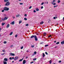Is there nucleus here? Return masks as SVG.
Here are the masks:
<instances>
[{"mask_svg": "<svg viewBox=\"0 0 64 64\" xmlns=\"http://www.w3.org/2000/svg\"><path fill=\"white\" fill-rule=\"evenodd\" d=\"M10 3L9 2H7L5 4V6H9L10 5Z\"/></svg>", "mask_w": 64, "mask_h": 64, "instance_id": "f257e3e1", "label": "nucleus"}, {"mask_svg": "<svg viewBox=\"0 0 64 64\" xmlns=\"http://www.w3.org/2000/svg\"><path fill=\"white\" fill-rule=\"evenodd\" d=\"M4 10L5 11H8L9 10V8L7 7H5L4 8Z\"/></svg>", "mask_w": 64, "mask_h": 64, "instance_id": "f03ea898", "label": "nucleus"}, {"mask_svg": "<svg viewBox=\"0 0 64 64\" xmlns=\"http://www.w3.org/2000/svg\"><path fill=\"white\" fill-rule=\"evenodd\" d=\"M18 58H19L18 56H16L15 57L14 59V61H16V60H17V59H18Z\"/></svg>", "mask_w": 64, "mask_h": 64, "instance_id": "7ed1b4c3", "label": "nucleus"}, {"mask_svg": "<svg viewBox=\"0 0 64 64\" xmlns=\"http://www.w3.org/2000/svg\"><path fill=\"white\" fill-rule=\"evenodd\" d=\"M36 36L35 35H32V36L30 37V38H35Z\"/></svg>", "mask_w": 64, "mask_h": 64, "instance_id": "20e7f679", "label": "nucleus"}, {"mask_svg": "<svg viewBox=\"0 0 64 64\" xmlns=\"http://www.w3.org/2000/svg\"><path fill=\"white\" fill-rule=\"evenodd\" d=\"M8 19V17H5L4 19H2V20L3 21H5V20H7Z\"/></svg>", "mask_w": 64, "mask_h": 64, "instance_id": "39448f33", "label": "nucleus"}, {"mask_svg": "<svg viewBox=\"0 0 64 64\" xmlns=\"http://www.w3.org/2000/svg\"><path fill=\"white\" fill-rule=\"evenodd\" d=\"M4 61H8V58H5L4 59Z\"/></svg>", "mask_w": 64, "mask_h": 64, "instance_id": "423d86ee", "label": "nucleus"}, {"mask_svg": "<svg viewBox=\"0 0 64 64\" xmlns=\"http://www.w3.org/2000/svg\"><path fill=\"white\" fill-rule=\"evenodd\" d=\"M10 55L11 56H15V54L12 53H10Z\"/></svg>", "mask_w": 64, "mask_h": 64, "instance_id": "0eeeda50", "label": "nucleus"}, {"mask_svg": "<svg viewBox=\"0 0 64 64\" xmlns=\"http://www.w3.org/2000/svg\"><path fill=\"white\" fill-rule=\"evenodd\" d=\"M34 39L35 41H37L38 40V38H37L36 36V37Z\"/></svg>", "mask_w": 64, "mask_h": 64, "instance_id": "6e6552de", "label": "nucleus"}, {"mask_svg": "<svg viewBox=\"0 0 64 64\" xmlns=\"http://www.w3.org/2000/svg\"><path fill=\"white\" fill-rule=\"evenodd\" d=\"M26 63V60H24L23 61V64H25Z\"/></svg>", "mask_w": 64, "mask_h": 64, "instance_id": "1a4fd4ad", "label": "nucleus"}, {"mask_svg": "<svg viewBox=\"0 0 64 64\" xmlns=\"http://www.w3.org/2000/svg\"><path fill=\"white\" fill-rule=\"evenodd\" d=\"M9 26H10V25H9V24H8L6 26V28H9Z\"/></svg>", "mask_w": 64, "mask_h": 64, "instance_id": "9d476101", "label": "nucleus"}, {"mask_svg": "<svg viewBox=\"0 0 64 64\" xmlns=\"http://www.w3.org/2000/svg\"><path fill=\"white\" fill-rule=\"evenodd\" d=\"M4 64H7V62L6 61H3Z\"/></svg>", "mask_w": 64, "mask_h": 64, "instance_id": "9b49d317", "label": "nucleus"}, {"mask_svg": "<svg viewBox=\"0 0 64 64\" xmlns=\"http://www.w3.org/2000/svg\"><path fill=\"white\" fill-rule=\"evenodd\" d=\"M63 44H64V41H63L62 42H61V44L62 45H63Z\"/></svg>", "mask_w": 64, "mask_h": 64, "instance_id": "f8f14e48", "label": "nucleus"}, {"mask_svg": "<svg viewBox=\"0 0 64 64\" xmlns=\"http://www.w3.org/2000/svg\"><path fill=\"white\" fill-rule=\"evenodd\" d=\"M36 11H38L39 10V9L37 8H36Z\"/></svg>", "mask_w": 64, "mask_h": 64, "instance_id": "ddd939ff", "label": "nucleus"}, {"mask_svg": "<svg viewBox=\"0 0 64 64\" xmlns=\"http://www.w3.org/2000/svg\"><path fill=\"white\" fill-rule=\"evenodd\" d=\"M23 58H22V59H20V60H19V62H21V61H22V60H23Z\"/></svg>", "mask_w": 64, "mask_h": 64, "instance_id": "4468645a", "label": "nucleus"}, {"mask_svg": "<svg viewBox=\"0 0 64 64\" xmlns=\"http://www.w3.org/2000/svg\"><path fill=\"white\" fill-rule=\"evenodd\" d=\"M43 54H42V57L43 58H44V57L45 56V54H44V53H43Z\"/></svg>", "mask_w": 64, "mask_h": 64, "instance_id": "2eb2a0df", "label": "nucleus"}, {"mask_svg": "<svg viewBox=\"0 0 64 64\" xmlns=\"http://www.w3.org/2000/svg\"><path fill=\"white\" fill-rule=\"evenodd\" d=\"M14 22H12L11 23V24L12 25H14Z\"/></svg>", "mask_w": 64, "mask_h": 64, "instance_id": "dca6fc26", "label": "nucleus"}, {"mask_svg": "<svg viewBox=\"0 0 64 64\" xmlns=\"http://www.w3.org/2000/svg\"><path fill=\"white\" fill-rule=\"evenodd\" d=\"M5 24V23H3L2 24V26H3V25H4Z\"/></svg>", "mask_w": 64, "mask_h": 64, "instance_id": "f3484780", "label": "nucleus"}, {"mask_svg": "<svg viewBox=\"0 0 64 64\" xmlns=\"http://www.w3.org/2000/svg\"><path fill=\"white\" fill-rule=\"evenodd\" d=\"M52 4H53V5H56V3H53V2H52Z\"/></svg>", "mask_w": 64, "mask_h": 64, "instance_id": "a211bd4d", "label": "nucleus"}, {"mask_svg": "<svg viewBox=\"0 0 64 64\" xmlns=\"http://www.w3.org/2000/svg\"><path fill=\"white\" fill-rule=\"evenodd\" d=\"M4 2H7V1H9V0H4Z\"/></svg>", "mask_w": 64, "mask_h": 64, "instance_id": "6ab92c4d", "label": "nucleus"}, {"mask_svg": "<svg viewBox=\"0 0 64 64\" xmlns=\"http://www.w3.org/2000/svg\"><path fill=\"white\" fill-rule=\"evenodd\" d=\"M43 23H44V22H42L40 23V24H43Z\"/></svg>", "mask_w": 64, "mask_h": 64, "instance_id": "aec40b11", "label": "nucleus"}, {"mask_svg": "<svg viewBox=\"0 0 64 64\" xmlns=\"http://www.w3.org/2000/svg\"><path fill=\"white\" fill-rule=\"evenodd\" d=\"M12 34H13L12 32L10 33V35H12Z\"/></svg>", "mask_w": 64, "mask_h": 64, "instance_id": "412c9836", "label": "nucleus"}, {"mask_svg": "<svg viewBox=\"0 0 64 64\" xmlns=\"http://www.w3.org/2000/svg\"><path fill=\"white\" fill-rule=\"evenodd\" d=\"M19 16H20V15L18 14V15H17L16 16V17H19Z\"/></svg>", "mask_w": 64, "mask_h": 64, "instance_id": "4be33fe9", "label": "nucleus"}, {"mask_svg": "<svg viewBox=\"0 0 64 64\" xmlns=\"http://www.w3.org/2000/svg\"><path fill=\"white\" fill-rule=\"evenodd\" d=\"M46 33H44V36H46Z\"/></svg>", "mask_w": 64, "mask_h": 64, "instance_id": "5701e85b", "label": "nucleus"}, {"mask_svg": "<svg viewBox=\"0 0 64 64\" xmlns=\"http://www.w3.org/2000/svg\"><path fill=\"white\" fill-rule=\"evenodd\" d=\"M49 62H50V64H51V63L52 62V61L51 60H50L49 61Z\"/></svg>", "mask_w": 64, "mask_h": 64, "instance_id": "b1692460", "label": "nucleus"}, {"mask_svg": "<svg viewBox=\"0 0 64 64\" xmlns=\"http://www.w3.org/2000/svg\"><path fill=\"white\" fill-rule=\"evenodd\" d=\"M4 44H6V43H7V42H6V41H4Z\"/></svg>", "mask_w": 64, "mask_h": 64, "instance_id": "393cba45", "label": "nucleus"}, {"mask_svg": "<svg viewBox=\"0 0 64 64\" xmlns=\"http://www.w3.org/2000/svg\"><path fill=\"white\" fill-rule=\"evenodd\" d=\"M24 20H27V19L26 18H24Z\"/></svg>", "mask_w": 64, "mask_h": 64, "instance_id": "a878e982", "label": "nucleus"}, {"mask_svg": "<svg viewBox=\"0 0 64 64\" xmlns=\"http://www.w3.org/2000/svg\"><path fill=\"white\" fill-rule=\"evenodd\" d=\"M22 22V21H21V20L19 22V24H20Z\"/></svg>", "mask_w": 64, "mask_h": 64, "instance_id": "bb28decb", "label": "nucleus"}, {"mask_svg": "<svg viewBox=\"0 0 64 64\" xmlns=\"http://www.w3.org/2000/svg\"><path fill=\"white\" fill-rule=\"evenodd\" d=\"M59 43H60V42H56V44H59Z\"/></svg>", "mask_w": 64, "mask_h": 64, "instance_id": "cd10ccee", "label": "nucleus"}, {"mask_svg": "<svg viewBox=\"0 0 64 64\" xmlns=\"http://www.w3.org/2000/svg\"><path fill=\"white\" fill-rule=\"evenodd\" d=\"M36 60V58H34L33 59V60L34 61H35Z\"/></svg>", "mask_w": 64, "mask_h": 64, "instance_id": "c85d7f7f", "label": "nucleus"}, {"mask_svg": "<svg viewBox=\"0 0 64 64\" xmlns=\"http://www.w3.org/2000/svg\"><path fill=\"white\" fill-rule=\"evenodd\" d=\"M57 6H58V5H56V6H54V8H55V7H57Z\"/></svg>", "mask_w": 64, "mask_h": 64, "instance_id": "c756f323", "label": "nucleus"}, {"mask_svg": "<svg viewBox=\"0 0 64 64\" xmlns=\"http://www.w3.org/2000/svg\"><path fill=\"white\" fill-rule=\"evenodd\" d=\"M5 54V53H3V54H1V55H4V54Z\"/></svg>", "mask_w": 64, "mask_h": 64, "instance_id": "7c9ffc66", "label": "nucleus"}, {"mask_svg": "<svg viewBox=\"0 0 64 64\" xmlns=\"http://www.w3.org/2000/svg\"><path fill=\"white\" fill-rule=\"evenodd\" d=\"M60 2V1L58 0V3H59Z\"/></svg>", "mask_w": 64, "mask_h": 64, "instance_id": "2f4dec72", "label": "nucleus"}, {"mask_svg": "<svg viewBox=\"0 0 64 64\" xmlns=\"http://www.w3.org/2000/svg\"><path fill=\"white\" fill-rule=\"evenodd\" d=\"M18 36V35H17V34H16L15 36V37H16V38Z\"/></svg>", "mask_w": 64, "mask_h": 64, "instance_id": "473e14b6", "label": "nucleus"}, {"mask_svg": "<svg viewBox=\"0 0 64 64\" xmlns=\"http://www.w3.org/2000/svg\"><path fill=\"white\" fill-rule=\"evenodd\" d=\"M31 46L32 48H33V47H34V45Z\"/></svg>", "mask_w": 64, "mask_h": 64, "instance_id": "72a5a7b5", "label": "nucleus"}, {"mask_svg": "<svg viewBox=\"0 0 64 64\" xmlns=\"http://www.w3.org/2000/svg\"><path fill=\"white\" fill-rule=\"evenodd\" d=\"M49 46L48 45H45V47H47V46Z\"/></svg>", "mask_w": 64, "mask_h": 64, "instance_id": "f704fd0d", "label": "nucleus"}, {"mask_svg": "<svg viewBox=\"0 0 64 64\" xmlns=\"http://www.w3.org/2000/svg\"><path fill=\"white\" fill-rule=\"evenodd\" d=\"M28 24H26V26H28Z\"/></svg>", "mask_w": 64, "mask_h": 64, "instance_id": "c9c22d12", "label": "nucleus"}, {"mask_svg": "<svg viewBox=\"0 0 64 64\" xmlns=\"http://www.w3.org/2000/svg\"><path fill=\"white\" fill-rule=\"evenodd\" d=\"M10 60H12V58L11 57L10 58Z\"/></svg>", "mask_w": 64, "mask_h": 64, "instance_id": "e433bc0d", "label": "nucleus"}, {"mask_svg": "<svg viewBox=\"0 0 64 64\" xmlns=\"http://www.w3.org/2000/svg\"><path fill=\"white\" fill-rule=\"evenodd\" d=\"M20 48H21V49H23V46H22Z\"/></svg>", "mask_w": 64, "mask_h": 64, "instance_id": "4c0bfd02", "label": "nucleus"}, {"mask_svg": "<svg viewBox=\"0 0 64 64\" xmlns=\"http://www.w3.org/2000/svg\"><path fill=\"white\" fill-rule=\"evenodd\" d=\"M20 5H23V4L22 3H20Z\"/></svg>", "mask_w": 64, "mask_h": 64, "instance_id": "58836bf2", "label": "nucleus"}, {"mask_svg": "<svg viewBox=\"0 0 64 64\" xmlns=\"http://www.w3.org/2000/svg\"><path fill=\"white\" fill-rule=\"evenodd\" d=\"M58 62H59V63H61V61L60 60Z\"/></svg>", "mask_w": 64, "mask_h": 64, "instance_id": "ea45409f", "label": "nucleus"}, {"mask_svg": "<svg viewBox=\"0 0 64 64\" xmlns=\"http://www.w3.org/2000/svg\"><path fill=\"white\" fill-rule=\"evenodd\" d=\"M2 51L4 52H5V50H2Z\"/></svg>", "mask_w": 64, "mask_h": 64, "instance_id": "a19ab883", "label": "nucleus"}, {"mask_svg": "<svg viewBox=\"0 0 64 64\" xmlns=\"http://www.w3.org/2000/svg\"><path fill=\"white\" fill-rule=\"evenodd\" d=\"M43 4H44V2H42L41 4L42 5H43Z\"/></svg>", "mask_w": 64, "mask_h": 64, "instance_id": "79ce46f5", "label": "nucleus"}, {"mask_svg": "<svg viewBox=\"0 0 64 64\" xmlns=\"http://www.w3.org/2000/svg\"><path fill=\"white\" fill-rule=\"evenodd\" d=\"M45 53L46 54V55H48V53L47 52H45Z\"/></svg>", "mask_w": 64, "mask_h": 64, "instance_id": "37998d69", "label": "nucleus"}, {"mask_svg": "<svg viewBox=\"0 0 64 64\" xmlns=\"http://www.w3.org/2000/svg\"><path fill=\"white\" fill-rule=\"evenodd\" d=\"M31 8H32V6H30L29 7V9H31Z\"/></svg>", "mask_w": 64, "mask_h": 64, "instance_id": "c03bdc74", "label": "nucleus"}, {"mask_svg": "<svg viewBox=\"0 0 64 64\" xmlns=\"http://www.w3.org/2000/svg\"><path fill=\"white\" fill-rule=\"evenodd\" d=\"M24 16H25L26 17V16H27V14H24Z\"/></svg>", "mask_w": 64, "mask_h": 64, "instance_id": "a18cd8bd", "label": "nucleus"}, {"mask_svg": "<svg viewBox=\"0 0 64 64\" xmlns=\"http://www.w3.org/2000/svg\"><path fill=\"white\" fill-rule=\"evenodd\" d=\"M34 54H36V52H34Z\"/></svg>", "mask_w": 64, "mask_h": 64, "instance_id": "49530a36", "label": "nucleus"}, {"mask_svg": "<svg viewBox=\"0 0 64 64\" xmlns=\"http://www.w3.org/2000/svg\"><path fill=\"white\" fill-rule=\"evenodd\" d=\"M34 62H30V64H32V63H34Z\"/></svg>", "mask_w": 64, "mask_h": 64, "instance_id": "de8ad7c7", "label": "nucleus"}, {"mask_svg": "<svg viewBox=\"0 0 64 64\" xmlns=\"http://www.w3.org/2000/svg\"><path fill=\"white\" fill-rule=\"evenodd\" d=\"M12 46H13L12 45L10 46V48H12Z\"/></svg>", "mask_w": 64, "mask_h": 64, "instance_id": "09e8293b", "label": "nucleus"}, {"mask_svg": "<svg viewBox=\"0 0 64 64\" xmlns=\"http://www.w3.org/2000/svg\"><path fill=\"white\" fill-rule=\"evenodd\" d=\"M34 13H35L36 12V10H34Z\"/></svg>", "mask_w": 64, "mask_h": 64, "instance_id": "8fccbe9b", "label": "nucleus"}, {"mask_svg": "<svg viewBox=\"0 0 64 64\" xmlns=\"http://www.w3.org/2000/svg\"><path fill=\"white\" fill-rule=\"evenodd\" d=\"M41 9H43V6H42L41 8Z\"/></svg>", "mask_w": 64, "mask_h": 64, "instance_id": "3c124183", "label": "nucleus"}, {"mask_svg": "<svg viewBox=\"0 0 64 64\" xmlns=\"http://www.w3.org/2000/svg\"><path fill=\"white\" fill-rule=\"evenodd\" d=\"M54 19H56V17H54Z\"/></svg>", "mask_w": 64, "mask_h": 64, "instance_id": "603ef678", "label": "nucleus"}, {"mask_svg": "<svg viewBox=\"0 0 64 64\" xmlns=\"http://www.w3.org/2000/svg\"><path fill=\"white\" fill-rule=\"evenodd\" d=\"M57 48V46H56L55 47V48Z\"/></svg>", "mask_w": 64, "mask_h": 64, "instance_id": "864d4df0", "label": "nucleus"}, {"mask_svg": "<svg viewBox=\"0 0 64 64\" xmlns=\"http://www.w3.org/2000/svg\"><path fill=\"white\" fill-rule=\"evenodd\" d=\"M4 12V10H2V12Z\"/></svg>", "mask_w": 64, "mask_h": 64, "instance_id": "5fc2aeb1", "label": "nucleus"}, {"mask_svg": "<svg viewBox=\"0 0 64 64\" xmlns=\"http://www.w3.org/2000/svg\"><path fill=\"white\" fill-rule=\"evenodd\" d=\"M12 18H13V19H14V18H15V17L14 16H13Z\"/></svg>", "mask_w": 64, "mask_h": 64, "instance_id": "6e6d98bb", "label": "nucleus"}, {"mask_svg": "<svg viewBox=\"0 0 64 64\" xmlns=\"http://www.w3.org/2000/svg\"><path fill=\"white\" fill-rule=\"evenodd\" d=\"M51 35H50L49 36H48V37H51Z\"/></svg>", "mask_w": 64, "mask_h": 64, "instance_id": "4d7b16f0", "label": "nucleus"}, {"mask_svg": "<svg viewBox=\"0 0 64 64\" xmlns=\"http://www.w3.org/2000/svg\"><path fill=\"white\" fill-rule=\"evenodd\" d=\"M14 59V57H13L12 58V59Z\"/></svg>", "mask_w": 64, "mask_h": 64, "instance_id": "13d9d810", "label": "nucleus"}, {"mask_svg": "<svg viewBox=\"0 0 64 64\" xmlns=\"http://www.w3.org/2000/svg\"><path fill=\"white\" fill-rule=\"evenodd\" d=\"M43 44V43H42V42H40V44Z\"/></svg>", "mask_w": 64, "mask_h": 64, "instance_id": "bf43d9fd", "label": "nucleus"}, {"mask_svg": "<svg viewBox=\"0 0 64 64\" xmlns=\"http://www.w3.org/2000/svg\"><path fill=\"white\" fill-rule=\"evenodd\" d=\"M55 1H56L55 0H54L53 1V2H55Z\"/></svg>", "mask_w": 64, "mask_h": 64, "instance_id": "052dcab7", "label": "nucleus"}, {"mask_svg": "<svg viewBox=\"0 0 64 64\" xmlns=\"http://www.w3.org/2000/svg\"><path fill=\"white\" fill-rule=\"evenodd\" d=\"M4 16H6V14H5L4 15Z\"/></svg>", "mask_w": 64, "mask_h": 64, "instance_id": "680f3d73", "label": "nucleus"}, {"mask_svg": "<svg viewBox=\"0 0 64 64\" xmlns=\"http://www.w3.org/2000/svg\"><path fill=\"white\" fill-rule=\"evenodd\" d=\"M63 21H64V17L63 18Z\"/></svg>", "mask_w": 64, "mask_h": 64, "instance_id": "e2e57ef3", "label": "nucleus"}, {"mask_svg": "<svg viewBox=\"0 0 64 64\" xmlns=\"http://www.w3.org/2000/svg\"><path fill=\"white\" fill-rule=\"evenodd\" d=\"M35 54H32V56H34V55Z\"/></svg>", "mask_w": 64, "mask_h": 64, "instance_id": "0e129e2a", "label": "nucleus"}, {"mask_svg": "<svg viewBox=\"0 0 64 64\" xmlns=\"http://www.w3.org/2000/svg\"><path fill=\"white\" fill-rule=\"evenodd\" d=\"M29 52V51H28V50H27V51H26V52Z\"/></svg>", "mask_w": 64, "mask_h": 64, "instance_id": "69168bd1", "label": "nucleus"}, {"mask_svg": "<svg viewBox=\"0 0 64 64\" xmlns=\"http://www.w3.org/2000/svg\"><path fill=\"white\" fill-rule=\"evenodd\" d=\"M54 43H56V41H54Z\"/></svg>", "mask_w": 64, "mask_h": 64, "instance_id": "338daca9", "label": "nucleus"}, {"mask_svg": "<svg viewBox=\"0 0 64 64\" xmlns=\"http://www.w3.org/2000/svg\"><path fill=\"white\" fill-rule=\"evenodd\" d=\"M28 58V57L27 56H26V59H27V58Z\"/></svg>", "mask_w": 64, "mask_h": 64, "instance_id": "774afa93", "label": "nucleus"}]
</instances>
